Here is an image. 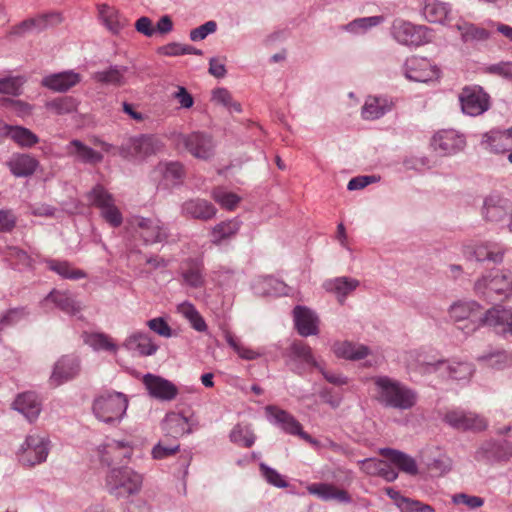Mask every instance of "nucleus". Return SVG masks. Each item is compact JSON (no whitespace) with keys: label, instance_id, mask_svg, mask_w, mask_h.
<instances>
[{"label":"nucleus","instance_id":"nucleus-1","mask_svg":"<svg viewBox=\"0 0 512 512\" xmlns=\"http://www.w3.org/2000/svg\"><path fill=\"white\" fill-rule=\"evenodd\" d=\"M450 318L466 333L474 332L483 325L493 327L497 333L512 334V310L495 306L484 312L474 302H458L451 306Z\"/></svg>","mask_w":512,"mask_h":512},{"label":"nucleus","instance_id":"nucleus-2","mask_svg":"<svg viewBox=\"0 0 512 512\" xmlns=\"http://www.w3.org/2000/svg\"><path fill=\"white\" fill-rule=\"evenodd\" d=\"M381 455L389 462L380 459H366L361 462V470L368 475L381 476L387 481H393L398 476L392 464L405 473L411 475L417 473L416 462L410 456L392 449L382 450Z\"/></svg>","mask_w":512,"mask_h":512},{"label":"nucleus","instance_id":"nucleus-3","mask_svg":"<svg viewBox=\"0 0 512 512\" xmlns=\"http://www.w3.org/2000/svg\"><path fill=\"white\" fill-rule=\"evenodd\" d=\"M374 383L377 388L378 400L385 405L403 410L415 405V393L399 382L388 377H378Z\"/></svg>","mask_w":512,"mask_h":512},{"label":"nucleus","instance_id":"nucleus-4","mask_svg":"<svg viewBox=\"0 0 512 512\" xmlns=\"http://www.w3.org/2000/svg\"><path fill=\"white\" fill-rule=\"evenodd\" d=\"M143 484V476L130 467L113 468L106 476V486L116 497H129L137 494Z\"/></svg>","mask_w":512,"mask_h":512},{"label":"nucleus","instance_id":"nucleus-5","mask_svg":"<svg viewBox=\"0 0 512 512\" xmlns=\"http://www.w3.org/2000/svg\"><path fill=\"white\" fill-rule=\"evenodd\" d=\"M128 406L127 397L119 392L106 391L99 394L93 403V412L104 422L120 420Z\"/></svg>","mask_w":512,"mask_h":512},{"label":"nucleus","instance_id":"nucleus-6","mask_svg":"<svg viewBox=\"0 0 512 512\" xmlns=\"http://www.w3.org/2000/svg\"><path fill=\"white\" fill-rule=\"evenodd\" d=\"M16 455L19 463L25 467L40 464L48 455L47 441L36 433L29 434Z\"/></svg>","mask_w":512,"mask_h":512},{"label":"nucleus","instance_id":"nucleus-7","mask_svg":"<svg viewBox=\"0 0 512 512\" xmlns=\"http://www.w3.org/2000/svg\"><path fill=\"white\" fill-rule=\"evenodd\" d=\"M462 253L467 260L498 264L503 260L505 249L493 242H470L463 245Z\"/></svg>","mask_w":512,"mask_h":512},{"label":"nucleus","instance_id":"nucleus-8","mask_svg":"<svg viewBox=\"0 0 512 512\" xmlns=\"http://www.w3.org/2000/svg\"><path fill=\"white\" fill-rule=\"evenodd\" d=\"M133 450L129 442L109 440L97 448V455L102 464L112 466L129 462Z\"/></svg>","mask_w":512,"mask_h":512},{"label":"nucleus","instance_id":"nucleus-9","mask_svg":"<svg viewBox=\"0 0 512 512\" xmlns=\"http://www.w3.org/2000/svg\"><path fill=\"white\" fill-rule=\"evenodd\" d=\"M459 100L462 111L470 116H478L489 109L490 96L480 86L464 87Z\"/></svg>","mask_w":512,"mask_h":512},{"label":"nucleus","instance_id":"nucleus-10","mask_svg":"<svg viewBox=\"0 0 512 512\" xmlns=\"http://www.w3.org/2000/svg\"><path fill=\"white\" fill-rule=\"evenodd\" d=\"M405 75L413 81L429 82L437 81L441 76V71L427 58L412 56L406 60Z\"/></svg>","mask_w":512,"mask_h":512},{"label":"nucleus","instance_id":"nucleus-11","mask_svg":"<svg viewBox=\"0 0 512 512\" xmlns=\"http://www.w3.org/2000/svg\"><path fill=\"white\" fill-rule=\"evenodd\" d=\"M431 146L442 156L450 155L464 148L465 138L454 129H443L434 134Z\"/></svg>","mask_w":512,"mask_h":512},{"label":"nucleus","instance_id":"nucleus-12","mask_svg":"<svg viewBox=\"0 0 512 512\" xmlns=\"http://www.w3.org/2000/svg\"><path fill=\"white\" fill-rule=\"evenodd\" d=\"M475 290L491 300L494 295H503L506 298L512 293V280L503 273H497L489 282L486 277L478 280Z\"/></svg>","mask_w":512,"mask_h":512},{"label":"nucleus","instance_id":"nucleus-13","mask_svg":"<svg viewBox=\"0 0 512 512\" xmlns=\"http://www.w3.org/2000/svg\"><path fill=\"white\" fill-rule=\"evenodd\" d=\"M197 428L191 417L184 413L169 412L163 420V430L165 437H172L178 441V438L184 434H190Z\"/></svg>","mask_w":512,"mask_h":512},{"label":"nucleus","instance_id":"nucleus-14","mask_svg":"<svg viewBox=\"0 0 512 512\" xmlns=\"http://www.w3.org/2000/svg\"><path fill=\"white\" fill-rule=\"evenodd\" d=\"M142 383L151 397L163 401H171L178 394V388L171 381L153 374H146Z\"/></svg>","mask_w":512,"mask_h":512},{"label":"nucleus","instance_id":"nucleus-15","mask_svg":"<svg viewBox=\"0 0 512 512\" xmlns=\"http://www.w3.org/2000/svg\"><path fill=\"white\" fill-rule=\"evenodd\" d=\"M444 420L453 428L463 431H482L487 427V423L484 418L474 413H466L460 410L448 411L445 414Z\"/></svg>","mask_w":512,"mask_h":512},{"label":"nucleus","instance_id":"nucleus-16","mask_svg":"<svg viewBox=\"0 0 512 512\" xmlns=\"http://www.w3.org/2000/svg\"><path fill=\"white\" fill-rule=\"evenodd\" d=\"M134 223L146 243L161 242L168 236L163 223L157 217H137Z\"/></svg>","mask_w":512,"mask_h":512},{"label":"nucleus","instance_id":"nucleus-17","mask_svg":"<svg viewBox=\"0 0 512 512\" xmlns=\"http://www.w3.org/2000/svg\"><path fill=\"white\" fill-rule=\"evenodd\" d=\"M160 148L161 146L158 139L147 135L130 138L127 143L123 145V150L127 155L139 159L156 153Z\"/></svg>","mask_w":512,"mask_h":512},{"label":"nucleus","instance_id":"nucleus-18","mask_svg":"<svg viewBox=\"0 0 512 512\" xmlns=\"http://www.w3.org/2000/svg\"><path fill=\"white\" fill-rule=\"evenodd\" d=\"M80 371L79 360L75 357L63 356L55 364L50 383L59 386L65 381L73 379Z\"/></svg>","mask_w":512,"mask_h":512},{"label":"nucleus","instance_id":"nucleus-19","mask_svg":"<svg viewBox=\"0 0 512 512\" xmlns=\"http://www.w3.org/2000/svg\"><path fill=\"white\" fill-rule=\"evenodd\" d=\"M293 317L295 327L301 336L318 334L319 319L312 310L304 306H296L293 310Z\"/></svg>","mask_w":512,"mask_h":512},{"label":"nucleus","instance_id":"nucleus-20","mask_svg":"<svg viewBox=\"0 0 512 512\" xmlns=\"http://www.w3.org/2000/svg\"><path fill=\"white\" fill-rule=\"evenodd\" d=\"M486 149L493 153L504 154L512 152V128L507 130H491L483 137Z\"/></svg>","mask_w":512,"mask_h":512},{"label":"nucleus","instance_id":"nucleus-21","mask_svg":"<svg viewBox=\"0 0 512 512\" xmlns=\"http://www.w3.org/2000/svg\"><path fill=\"white\" fill-rule=\"evenodd\" d=\"M395 39L405 45H421L424 42L425 29L409 22L399 21L393 25Z\"/></svg>","mask_w":512,"mask_h":512},{"label":"nucleus","instance_id":"nucleus-22","mask_svg":"<svg viewBox=\"0 0 512 512\" xmlns=\"http://www.w3.org/2000/svg\"><path fill=\"white\" fill-rule=\"evenodd\" d=\"M394 107L392 99L384 96H368L362 107V117L366 120H375L382 117Z\"/></svg>","mask_w":512,"mask_h":512},{"label":"nucleus","instance_id":"nucleus-23","mask_svg":"<svg viewBox=\"0 0 512 512\" xmlns=\"http://www.w3.org/2000/svg\"><path fill=\"white\" fill-rule=\"evenodd\" d=\"M13 406L29 421H34L41 411V402L38 396L32 391L20 393L14 400Z\"/></svg>","mask_w":512,"mask_h":512},{"label":"nucleus","instance_id":"nucleus-24","mask_svg":"<svg viewBox=\"0 0 512 512\" xmlns=\"http://www.w3.org/2000/svg\"><path fill=\"white\" fill-rule=\"evenodd\" d=\"M80 82V75L73 71L46 76L42 80V85L53 91L64 92Z\"/></svg>","mask_w":512,"mask_h":512},{"label":"nucleus","instance_id":"nucleus-25","mask_svg":"<svg viewBox=\"0 0 512 512\" xmlns=\"http://www.w3.org/2000/svg\"><path fill=\"white\" fill-rule=\"evenodd\" d=\"M184 214L193 219L207 221L216 215L215 206L204 199H193L186 201L183 205Z\"/></svg>","mask_w":512,"mask_h":512},{"label":"nucleus","instance_id":"nucleus-26","mask_svg":"<svg viewBox=\"0 0 512 512\" xmlns=\"http://www.w3.org/2000/svg\"><path fill=\"white\" fill-rule=\"evenodd\" d=\"M186 149L195 157L207 159L212 154L211 139L201 133H191L184 138Z\"/></svg>","mask_w":512,"mask_h":512},{"label":"nucleus","instance_id":"nucleus-27","mask_svg":"<svg viewBox=\"0 0 512 512\" xmlns=\"http://www.w3.org/2000/svg\"><path fill=\"white\" fill-rule=\"evenodd\" d=\"M310 494L317 495L324 500H337L340 502H348L350 496L348 492L338 486L330 483H313L307 486Z\"/></svg>","mask_w":512,"mask_h":512},{"label":"nucleus","instance_id":"nucleus-28","mask_svg":"<svg viewBox=\"0 0 512 512\" xmlns=\"http://www.w3.org/2000/svg\"><path fill=\"white\" fill-rule=\"evenodd\" d=\"M2 134L10 137L17 145L21 147H32L39 142L36 134L22 126H11L4 124Z\"/></svg>","mask_w":512,"mask_h":512},{"label":"nucleus","instance_id":"nucleus-29","mask_svg":"<svg viewBox=\"0 0 512 512\" xmlns=\"http://www.w3.org/2000/svg\"><path fill=\"white\" fill-rule=\"evenodd\" d=\"M289 357L293 361L305 364L309 368L319 367L312 348L302 340H296L290 345Z\"/></svg>","mask_w":512,"mask_h":512},{"label":"nucleus","instance_id":"nucleus-30","mask_svg":"<svg viewBox=\"0 0 512 512\" xmlns=\"http://www.w3.org/2000/svg\"><path fill=\"white\" fill-rule=\"evenodd\" d=\"M386 493L398 506L401 512H434L432 506L424 504L418 500L404 497L393 488H386Z\"/></svg>","mask_w":512,"mask_h":512},{"label":"nucleus","instance_id":"nucleus-31","mask_svg":"<svg viewBox=\"0 0 512 512\" xmlns=\"http://www.w3.org/2000/svg\"><path fill=\"white\" fill-rule=\"evenodd\" d=\"M38 165V160L28 154H18L8 162L12 174L17 177L32 175Z\"/></svg>","mask_w":512,"mask_h":512},{"label":"nucleus","instance_id":"nucleus-32","mask_svg":"<svg viewBox=\"0 0 512 512\" xmlns=\"http://www.w3.org/2000/svg\"><path fill=\"white\" fill-rule=\"evenodd\" d=\"M457 29L465 43L485 41L490 36V31L484 26L464 20L457 24Z\"/></svg>","mask_w":512,"mask_h":512},{"label":"nucleus","instance_id":"nucleus-33","mask_svg":"<svg viewBox=\"0 0 512 512\" xmlns=\"http://www.w3.org/2000/svg\"><path fill=\"white\" fill-rule=\"evenodd\" d=\"M239 229L240 222L237 219L222 221L212 228L211 241L214 245H220L222 242L235 237Z\"/></svg>","mask_w":512,"mask_h":512},{"label":"nucleus","instance_id":"nucleus-34","mask_svg":"<svg viewBox=\"0 0 512 512\" xmlns=\"http://www.w3.org/2000/svg\"><path fill=\"white\" fill-rule=\"evenodd\" d=\"M276 421L282 429L292 435H297L304 440L310 441V436L302 430L301 424L289 413L284 410L274 408L272 410Z\"/></svg>","mask_w":512,"mask_h":512},{"label":"nucleus","instance_id":"nucleus-35","mask_svg":"<svg viewBox=\"0 0 512 512\" xmlns=\"http://www.w3.org/2000/svg\"><path fill=\"white\" fill-rule=\"evenodd\" d=\"M228 345L234 350L239 358L253 361L263 356V352L244 344L236 335L227 331L224 335Z\"/></svg>","mask_w":512,"mask_h":512},{"label":"nucleus","instance_id":"nucleus-36","mask_svg":"<svg viewBox=\"0 0 512 512\" xmlns=\"http://www.w3.org/2000/svg\"><path fill=\"white\" fill-rule=\"evenodd\" d=\"M333 351L337 357L350 360H360L369 354L368 347L347 341L334 343Z\"/></svg>","mask_w":512,"mask_h":512},{"label":"nucleus","instance_id":"nucleus-37","mask_svg":"<svg viewBox=\"0 0 512 512\" xmlns=\"http://www.w3.org/2000/svg\"><path fill=\"white\" fill-rule=\"evenodd\" d=\"M203 264L193 260L187 261L182 269L183 282L192 288H201L205 284Z\"/></svg>","mask_w":512,"mask_h":512},{"label":"nucleus","instance_id":"nucleus-38","mask_svg":"<svg viewBox=\"0 0 512 512\" xmlns=\"http://www.w3.org/2000/svg\"><path fill=\"white\" fill-rule=\"evenodd\" d=\"M67 154L70 156H75L79 160L86 163H99L102 161V155L92 148L84 145L79 140H73L67 146Z\"/></svg>","mask_w":512,"mask_h":512},{"label":"nucleus","instance_id":"nucleus-39","mask_svg":"<svg viewBox=\"0 0 512 512\" xmlns=\"http://www.w3.org/2000/svg\"><path fill=\"white\" fill-rule=\"evenodd\" d=\"M45 301L54 303L58 308L67 314L74 315L80 310V307L75 302V300L66 292L53 290L46 297Z\"/></svg>","mask_w":512,"mask_h":512},{"label":"nucleus","instance_id":"nucleus-40","mask_svg":"<svg viewBox=\"0 0 512 512\" xmlns=\"http://www.w3.org/2000/svg\"><path fill=\"white\" fill-rule=\"evenodd\" d=\"M211 196L224 210L233 211L241 201L240 196L224 187H215Z\"/></svg>","mask_w":512,"mask_h":512},{"label":"nucleus","instance_id":"nucleus-41","mask_svg":"<svg viewBox=\"0 0 512 512\" xmlns=\"http://www.w3.org/2000/svg\"><path fill=\"white\" fill-rule=\"evenodd\" d=\"M97 8L101 19L110 31L118 33L124 27L125 23L121 21L119 12L114 7L100 4Z\"/></svg>","mask_w":512,"mask_h":512},{"label":"nucleus","instance_id":"nucleus-42","mask_svg":"<svg viewBox=\"0 0 512 512\" xmlns=\"http://www.w3.org/2000/svg\"><path fill=\"white\" fill-rule=\"evenodd\" d=\"M85 342L94 350L116 352L117 344L112 337L105 333L94 332L86 335Z\"/></svg>","mask_w":512,"mask_h":512},{"label":"nucleus","instance_id":"nucleus-43","mask_svg":"<svg viewBox=\"0 0 512 512\" xmlns=\"http://www.w3.org/2000/svg\"><path fill=\"white\" fill-rule=\"evenodd\" d=\"M359 285V282L355 279H349L346 277L336 278L329 282L327 289L334 292L339 297L340 303H343L344 298L354 291Z\"/></svg>","mask_w":512,"mask_h":512},{"label":"nucleus","instance_id":"nucleus-44","mask_svg":"<svg viewBox=\"0 0 512 512\" xmlns=\"http://www.w3.org/2000/svg\"><path fill=\"white\" fill-rule=\"evenodd\" d=\"M60 21V15L57 13L43 14L34 18L23 21L16 27L15 33L20 34L33 28H44L48 23H55Z\"/></svg>","mask_w":512,"mask_h":512},{"label":"nucleus","instance_id":"nucleus-45","mask_svg":"<svg viewBox=\"0 0 512 512\" xmlns=\"http://www.w3.org/2000/svg\"><path fill=\"white\" fill-rule=\"evenodd\" d=\"M423 15L431 23H442L448 15L445 4L437 0H426Z\"/></svg>","mask_w":512,"mask_h":512},{"label":"nucleus","instance_id":"nucleus-46","mask_svg":"<svg viewBox=\"0 0 512 512\" xmlns=\"http://www.w3.org/2000/svg\"><path fill=\"white\" fill-rule=\"evenodd\" d=\"M177 311L186 319H188L192 327L197 331L203 332L207 329V325L203 317L200 315L193 304L189 302H183L178 305Z\"/></svg>","mask_w":512,"mask_h":512},{"label":"nucleus","instance_id":"nucleus-47","mask_svg":"<svg viewBox=\"0 0 512 512\" xmlns=\"http://www.w3.org/2000/svg\"><path fill=\"white\" fill-rule=\"evenodd\" d=\"M129 345L134 347L141 355L149 356L155 353L157 346L148 335L138 333L129 338Z\"/></svg>","mask_w":512,"mask_h":512},{"label":"nucleus","instance_id":"nucleus-48","mask_svg":"<svg viewBox=\"0 0 512 512\" xmlns=\"http://www.w3.org/2000/svg\"><path fill=\"white\" fill-rule=\"evenodd\" d=\"M91 205L102 210L112 202L113 196L102 185H96L87 195Z\"/></svg>","mask_w":512,"mask_h":512},{"label":"nucleus","instance_id":"nucleus-49","mask_svg":"<svg viewBox=\"0 0 512 512\" xmlns=\"http://www.w3.org/2000/svg\"><path fill=\"white\" fill-rule=\"evenodd\" d=\"M180 444L177 440H169L165 439L160 441L154 448L152 449V457L154 459H164L170 456L175 455L179 452Z\"/></svg>","mask_w":512,"mask_h":512},{"label":"nucleus","instance_id":"nucleus-50","mask_svg":"<svg viewBox=\"0 0 512 512\" xmlns=\"http://www.w3.org/2000/svg\"><path fill=\"white\" fill-rule=\"evenodd\" d=\"M77 103L69 96L59 97L47 103V108L56 114H66L76 110Z\"/></svg>","mask_w":512,"mask_h":512},{"label":"nucleus","instance_id":"nucleus-51","mask_svg":"<svg viewBox=\"0 0 512 512\" xmlns=\"http://www.w3.org/2000/svg\"><path fill=\"white\" fill-rule=\"evenodd\" d=\"M49 268L65 278H81L83 272L74 268L66 261H50Z\"/></svg>","mask_w":512,"mask_h":512},{"label":"nucleus","instance_id":"nucleus-52","mask_svg":"<svg viewBox=\"0 0 512 512\" xmlns=\"http://www.w3.org/2000/svg\"><path fill=\"white\" fill-rule=\"evenodd\" d=\"M24 82L25 79L21 76L0 79V93L13 96L19 95Z\"/></svg>","mask_w":512,"mask_h":512},{"label":"nucleus","instance_id":"nucleus-53","mask_svg":"<svg viewBox=\"0 0 512 512\" xmlns=\"http://www.w3.org/2000/svg\"><path fill=\"white\" fill-rule=\"evenodd\" d=\"M382 20L381 16L356 19L347 25V29L354 33L365 32L367 29L380 24Z\"/></svg>","mask_w":512,"mask_h":512},{"label":"nucleus","instance_id":"nucleus-54","mask_svg":"<svg viewBox=\"0 0 512 512\" xmlns=\"http://www.w3.org/2000/svg\"><path fill=\"white\" fill-rule=\"evenodd\" d=\"M213 100L218 103L223 104L231 110L240 112L241 105L235 102L230 94V92L224 88H218L213 91Z\"/></svg>","mask_w":512,"mask_h":512},{"label":"nucleus","instance_id":"nucleus-55","mask_svg":"<svg viewBox=\"0 0 512 512\" xmlns=\"http://www.w3.org/2000/svg\"><path fill=\"white\" fill-rule=\"evenodd\" d=\"M101 215L113 227H119L122 224V213L114 202L102 209Z\"/></svg>","mask_w":512,"mask_h":512},{"label":"nucleus","instance_id":"nucleus-56","mask_svg":"<svg viewBox=\"0 0 512 512\" xmlns=\"http://www.w3.org/2000/svg\"><path fill=\"white\" fill-rule=\"evenodd\" d=\"M95 78L99 82L113 85H121L123 83V74L117 69L99 72L95 75Z\"/></svg>","mask_w":512,"mask_h":512},{"label":"nucleus","instance_id":"nucleus-57","mask_svg":"<svg viewBox=\"0 0 512 512\" xmlns=\"http://www.w3.org/2000/svg\"><path fill=\"white\" fill-rule=\"evenodd\" d=\"M260 469L263 476L270 484L277 487H286L288 485L284 477L280 475L276 470L263 464L260 466Z\"/></svg>","mask_w":512,"mask_h":512},{"label":"nucleus","instance_id":"nucleus-58","mask_svg":"<svg viewBox=\"0 0 512 512\" xmlns=\"http://www.w3.org/2000/svg\"><path fill=\"white\" fill-rule=\"evenodd\" d=\"M147 325L152 331L160 336L170 337L172 335L170 326L162 317L149 320Z\"/></svg>","mask_w":512,"mask_h":512},{"label":"nucleus","instance_id":"nucleus-59","mask_svg":"<svg viewBox=\"0 0 512 512\" xmlns=\"http://www.w3.org/2000/svg\"><path fill=\"white\" fill-rule=\"evenodd\" d=\"M160 52L164 55L168 56H178L184 54H200V52H196L192 47L189 46H181L179 44H169L160 48Z\"/></svg>","mask_w":512,"mask_h":512},{"label":"nucleus","instance_id":"nucleus-60","mask_svg":"<svg viewBox=\"0 0 512 512\" xmlns=\"http://www.w3.org/2000/svg\"><path fill=\"white\" fill-rule=\"evenodd\" d=\"M453 501L455 504H463L467 507L474 509L481 507L484 503L483 499L478 496H470L466 494H456L453 497Z\"/></svg>","mask_w":512,"mask_h":512},{"label":"nucleus","instance_id":"nucleus-61","mask_svg":"<svg viewBox=\"0 0 512 512\" xmlns=\"http://www.w3.org/2000/svg\"><path fill=\"white\" fill-rule=\"evenodd\" d=\"M379 177L371 175V176H357L352 178L348 183L349 190H360L365 188L366 186L376 183L379 181Z\"/></svg>","mask_w":512,"mask_h":512},{"label":"nucleus","instance_id":"nucleus-62","mask_svg":"<svg viewBox=\"0 0 512 512\" xmlns=\"http://www.w3.org/2000/svg\"><path fill=\"white\" fill-rule=\"evenodd\" d=\"M216 30V23L213 21L206 22L198 28L191 31L190 37L193 41L204 39L208 34L213 33Z\"/></svg>","mask_w":512,"mask_h":512},{"label":"nucleus","instance_id":"nucleus-63","mask_svg":"<svg viewBox=\"0 0 512 512\" xmlns=\"http://www.w3.org/2000/svg\"><path fill=\"white\" fill-rule=\"evenodd\" d=\"M488 361L491 366H496L497 368H504L512 365V355L502 351L491 355Z\"/></svg>","mask_w":512,"mask_h":512},{"label":"nucleus","instance_id":"nucleus-64","mask_svg":"<svg viewBox=\"0 0 512 512\" xmlns=\"http://www.w3.org/2000/svg\"><path fill=\"white\" fill-rule=\"evenodd\" d=\"M488 72L512 79V63H499L488 67Z\"/></svg>","mask_w":512,"mask_h":512}]
</instances>
